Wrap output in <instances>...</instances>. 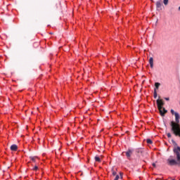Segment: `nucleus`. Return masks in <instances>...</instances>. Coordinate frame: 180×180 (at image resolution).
I'll return each mask as SVG.
<instances>
[{"label": "nucleus", "instance_id": "20", "mask_svg": "<svg viewBox=\"0 0 180 180\" xmlns=\"http://www.w3.org/2000/svg\"><path fill=\"white\" fill-rule=\"evenodd\" d=\"M152 165L155 167V163H153Z\"/></svg>", "mask_w": 180, "mask_h": 180}, {"label": "nucleus", "instance_id": "7", "mask_svg": "<svg viewBox=\"0 0 180 180\" xmlns=\"http://www.w3.org/2000/svg\"><path fill=\"white\" fill-rule=\"evenodd\" d=\"M11 151H18V146L15 144H13L11 146Z\"/></svg>", "mask_w": 180, "mask_h": 180}, {"label": "nucleus", "instance_id": "18", "mask_svg": "<svg viewBox=\"0 0 180 180\" xmlns=\"http://www.w3.org/2000/svg\"><path fill=\"white\" fill-rule=\"evenodd\" d=\"M31 160H32V161H35V160H36V158H34V157H31Z\"/></svg>", "mask_w": 180, "mask_h": 180}, {"label": "nucleus", "instance_id": "1", "mask_svg": "<svg viewBox=\"0 0 180 180\" xmlns=\"http://www.w3.org/2000/svg\"><path fill=\"white\" fill-rule=\"evenodd\" d=\"M173 152L174 154L176 155V160L172 159L174 158V157L170 156L169 158L167 160V165H169L170 167H173V165H180V147H174L173 149Z\"/></svg>", "mask_w": 180, "mask_h": 180}, {"label": "nucleus", "instance_id": "8", "mask_svg": "<svg viewBox=\"0 0 180 180\" xmlns=\"http://www.w3.org/2000/svg\"><path fill=\"white\" fill-rule=\"evenodd\" d=\"M153 96H154L155 99H157V89H154Z\"/></svg>", "mask_w": 180, "mask_h": 180}, {"label": "nucleus", "instance_id": "15", "mask_svg": "<svg viewBox=\"0 0 180 180\" xmlns=\"http://www.w3.org/2000/svg\"><path fill=\"white\" fill-rule=\"evenodd\" d=\"M120 178V176L119 175H116L114 180H119Z\"/></svg>", "mask_w": 180, "mask_h": 180}, {"label": "nucleus", "instance_id": "6", "mask_svg": "<svg viewBox=\"0 0 180 180\" xmlns=\"http://www.w3.org/2000/svg\"><path fill=\"white\" fill-rule=\"evenodd\" d=\"M162 6V4H161V1H157V2H156V7H157V9H158L159 11H161Z\"/></svg>", "mask_w": 180, "mask_h": 180}, {"label": "nucleus", "instance_id": "21", "mask_svg": "<svg viewBox=\"0 0 180 180\" xmlns=\"http://www.w3.org/2000/svg\"><path fill=\"white\" fill-rule=\"evenodd\" d=\"M172 180H175V179H173Z\"/></svg>", "mask_w": 180, "mask_h": 180}, {"label": "nucleus", "instance_id": "11", "mask_svg": "<svg viewBox=\"0 0 180 180\" xmlns=\"http://www.w3.org/2000/svg\"><path fill=\"white\" fill-rule=\"evenodd\" d=\"M146 143H148V144H153V141H151V139H147L146 140Z\"/></svg>", "mask_w": 180, "mask_h": 180}, {"label": "nucleus", "instance_id": "2", "mask_svg": "<svg viewBox=\"0 0 180 180\" xmlns=\"http://www.w3.org/2000/svg\"><path fill=\"white\" fill-rule=\"evenodd\" d=\"M157 106L158 108V110L160 111L161 116H165V113L168 112L167 110H165V108H163L164 101H162V99H158L156 101Z\"/></svg>", "mask_w": 180, "mask_h": 180}, {"label": "nucleus", "instance_id": "12", "mask_svg": "<svg viewBox=\"0 0 180 180\" xmlns=\"http://www.w3.org/2000/svg\"><path fill=\"white\" fill-rule=\"evenodd\" d=\"M169 0H163L164 5H168Z\"/></svg>", "mask_w": 180, "mask_h": 180}, {"label": "nucleus", "instance_id": "13", "mask_svg": "<svg viewBox=\"0 0 180 180\" xmlns=\"http://www.w3.org/2000/svg\"><path fill=\"white\" fill-rule=\"evenodd\" d=\"M32 169L33 171H37V169H39V167L34 166Z\"/></svg>", "mask_w": 180, "mask_h": 180}, {"label": "nucleus", "instance_id": "5", "mask_svg": "<svg viewBox=\"0 0 180 180\" xmlns=\"http://www.w3.org/2000/svg\"><path fill=\"white\" fill-rule=\"evenodd\" d=\"M149 64L150 65V68H154V58H153V57L150 58V59H149Z\"/></svg>", "mask_w": 180, "mask_h": 180}, {"label": "nucleus", "instance_id": "4", "mask_svg": "<svg viewBox=\"0 0 180 180\" xmlns=\"http://www.w3.org/2000/svg\"><path fill=\"white\" fill-rule=\"evenodd\" d=\"M136 153H137L138 154H141L142 155V157H144V149L139 148L136 149Z\"/></svg>", "mask_w": 180, "mask_h": 180}, {"label": "nucleus", "instance_id": "3", "mask_svg": "<svg viewBox=\"0 0 180 180\" xmlns=\"http://www.w3.org/2000/svg\"><path fill=\"white\" fill-rule=\"evenodd\" d=\"M125 154L127 155V158H128V160H130L133 154V149H128L127 151L125 152Z\"/></svg>", "mask_w": 180, "mask_h": 180}, {"label": "nucleus", "instance_id": "17", "mask_svg": "<svg viewBox=\"0 0 180 180\" xmlns=\"http://www.w3.org/2000/svg\"><path fill=\"white\" fill-rule=\"evenodd\" d=\"M112 175H113V176H115V175H116V172H115V170H112Z\"/></svg>", "mask_w": 180, "mask_h": 180}, {"label": "nucleus", "instance_id": "16", "mask_svg": "<svg viewBox=\"0 0 180 180\" xmlns=\"http://www.w3.org/2000/svg\"><path fill=\"white\" fill-rule=\"evenodd\" d=\"M167 136L168 139H171V137H172V135L170 133H167Z\"/></svg>", "mask_w": 180, "mask_h": 180}, {"label": "nucleus", "instance_id": "19", "mask_svg": "<svg viewBox=\"0 0 180 180\" xmlns=\"http://www.w3.org/2000/svg\"><path fill=\"white\" fill-rule=\"evenodd\" d=\"M165 101H169V98H165Z\"/></svg>", "mask_w": 180, "mask_h": 180}, {"label": "nucleus", "instance_id": "10", "mask_svg": "<svg viewBox=\"0 0 180 180\" xmlns=\"http://www.w3.org/2000/svg\"><path fill=\"white\" fill-rule=\"evenodd\" d=\"M160 85H161V84H160L158 82H156L155 84V86L156 89H158V88H160Z\"/></svg>", "mask_w": 180, "mask_h": 180}, {"label": "nucleus", "instance_id": "9", "mask_svg": "<svg viewBox=\"0 0 180 180\" xmlns=\"http://www.w3.org/2000/svg\"><path fill=\"white\" fill-rule=\"evenodd\" d=\"M95 161H96L97 162H101V158L96 156Z\"/></svg>", "mask_w": 180, "mask_h": 180}, {"label": "nucleus", "instance_id": "14", "mask_svg": "<svg viewBox=\"0 0 180 180\" xmlns=\"http://www.w3.org/2000/svg\"><path fill=\"white\" fill-rule=\"evenodd\" d=\"M170 112H171V113H172V115H175V113H176L174 110H170Z\"/></svg>", "mask_w": 180, "mask_h": 180}]
</instances>
